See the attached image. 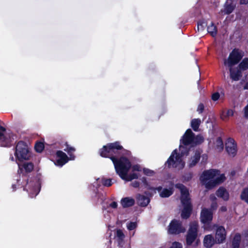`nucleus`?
I'll use <instances>...</instances> for the list:
<instances>
[{"mask_svg": "<svg viewBox=\"0 0 248 248\" xmlns=\"http://www.w3.org/2000/svg\"><path fill=\"white\" fill-rule=\"evenodd\" d=\"M15 155L16 159L20 162L29 160L31 152L28 144L22 140L18 141L15 148Z\"/></svg>", "mask_w": 248, "mask_h": 248, "instance_id": "obj_5", "label": "nucleus"}, {"mask_svg": "<svg viewBox=\"0 0 248 248\" xmlns=\"http://www.w3.org/2000/svg\"><path fill=\"white\" fill-rule=\"evenodd\" d=\"M13 134H4L0 137V145L3 147H9L14 140Z\"/></svg>", "mask_w": 248, "mask_h": 248, "instance_id": "obj_16", "label": "nucleus"}, {"mask_svg": "<svg viewBox=\"0 0 248 248\" xmlns=\"http://www.w3.org/2000/svg\"><path fill=\"white\" fill-rule=\"evenodd\" d=\"M185 231L186 229L182 222L176 219H172L168 227V233L170 234L178 235Z\"/></svg>", "mask_w": 248, "mask_h": 248, "instance_id": "obj_8", "label": "nucleus"}, {"mask_svg": "<svg viewBox=\"0 0 248 248\" xmlns=\"http://www.w3.org/2000/svg\"><path fill=\"white\" fill-rule=\"evenodd\" d=\"M220 174V170L216 169H210L204 170L200 176V180L205 183L207 180L213 179L215 176Z\"/></svg>", "mask_w": 248, "mask_h": 248, "instance_id": "obj_10", "label": "nucleus"}, {"mask_svg": "<svg viewBox=\"0 0 248 248\" xmlns=\"http://www.w3.org/2000/svg\"><path fill=\"white\" fill-rule=\"evenodd\" d=\"M235 5H234L232 2L229 4L226 3L224 5V10L222 11V12L225 15H229L233 12L235 9Z\"/></svg>", "mask_w": 248, "mask_h": 248, "instance_id": "obj_26", "label": "nucleus"}, {"mask_svg": "<svg viewBox=\"0 0 248 248\" xmlns=\"http://www.w3.org/2000/svg\"><path fill=\"white\" fill-rule=\"evenodd\" d=\"M154 189H153L152 190H157L158 191H160L162 189V187L161 186H158L156 188L154 187Z\"/></svg>", "mask_w": 248, "mask_h": 248, "instance_id": "obj_56", "label": "nucleus"}, {"mask_svg": "<svg viewBox=\"0 0 248 248\" xmlns=\"http://www.w3.org/2000/svg\"><path fill=\"white\" fill-rule=\"evenodd\" d=\"M101 182L102 184L105 186L109 187L112 185L111 179H107L105 178H102L101 179Z\"/></svg>", "mask_w": 248, "mask_h": 248, "instance_id": "obj_38", "label": "nucleus"}, {"mask_svg": "<svg viewBox=\"0 0 248 248\" xmlns=\"http://www.w3.org/2000/svg\"><path fill=\"white\" fill-rule=\"evenodd\" d=\"M193 177V173L191 172L185 173L183 176V178L186 181H189Z\"/></svg>", "mask_w": 248, "mask_h": 248, "instance_id": "obj_40", "label": "nucleus"}, {"mask_svg": "<svg viewBox=\"0 0 248 248\" xmlns=\"http://www.w3.org/2000/svg\"><path fill=\"white\" fill-rule=\"evenodd\" d=\"M233 115V111L232 109H229L227 112V116L228 117L232 116Z\"/></svg>", "mask_w": 248, "mask_h": 248, "instance_id": "obj_52", "label": "nucleus"}, {"mask_svg": "<svg viewBox=\"0 0 248 248\" xmlns=\"http://www.w3.org/2000/svg\"><path fill=\"white\" fill-rule=\"evenodd\" d=\"M248 3V0H240V4L246 5Z\"/></svg>", "mask_w": 248, "mask_h": 248, "instance_id": "obj_55", "label": "nucleus"}, {"mask_svg": "<svg viewBox=\"0 0 248 248\" xmlns=\"http://www.w3.org/2000/svg\"><path fill=\"white\" fill-rule=\"evenodd\" d=\"M219 93L218 92H216L212 94L211 98L213 101H216L219 98Z\"/></svg>", "mask_w": 248, "mask_h": 248, "instance_id": "obj_45", "label": "nucleus"}, {"mask_svg": "<svg viewBox=\"0 0 248 248\" xmlns=\"http://www.w3.org/2000/svg\"><path fill=\"white\" fill-rule=\"evenodd\" d=\"M173 194V191L171 189L164 188L160 193V196L162 198H168Z\"/></svg>", "mask_w": 248, "mask_h": 248, "instance_id": "obj_33", "label": "nucleus"}, {"mask_svg": "<svg viewBox=\"0 0 248 248\" xmlns=\"http://www.w3.org/2000/svg\"><path fill=\"white\" fill-rule=\"evenodd\" d=\"M217 142L218 144H219L220 145V146H221V147L223 148V141L222 140V139L220 137H218L217 140Z\"/></svg>", "mask_w": 248, "mask_h": 248, "instance_id": "obj_53", "label": "nucleus"}, {"mask_svg": "<svg viewBox=\"0 0 248 248\" xmlns=\"http://www.w3.org/2000/svg\"><path fill=\"white\" fill-rule=\"evenodd\" d=\"M226 150L228 155L232 157L236 155L237 153V144L232 138H228L226 143Z\"/></svg>", "mask_w": 248, "mask_h": 248, "instance_id": "obj_12", "label": "nucleus"}, {"mask_svg": "<svg viewBox=\"0 0 248 248\" xmlns=\"http://www.w3.org/2000/svg\"><path fill=\"white\" fill-rule=\"evenodd\" d=\"M23 168L27 173L31 172L34 169V165L32 162H26L23 164Z\"/></svg>", "mask_w": 248, "mask_h": 248, "instance_id": "obj_31", "label": "nucleus"}, {"mask_svg": "<svg viewBox=\"0 0 248 248\" xmlns=\"http://www.w3.org/2000/svg\"><path fill=\"white\" fill-rule=\"evenodd\" d=\"M137 224L136 222H130L127 225V227L128 230L132 231L136 228Z\"/></svg>", "mask_w": 248, "mask_h": 248, "instance_id": "obj_43", "label": "nucleus"}, {"mask_svg": "<svg viewBox=\"0 0 248 248\" xmlns=\"http://www.w3.org/2000/svg\"><path fill=\"white\" fill-rule=\"evenodd\" d=\"M138 178V176L137 174L135 173H130L129 175L127 173L126 174L125 176V178L122 179L123 180H124L126 181H131L133 179H137Z\"/></svg>", "mask_w": 248, "mask_h": 248, "instance_id": "obj_37", "label": "nucleus"}, {"mask_svg": "<svg viewBox=\"0 0 248 248\" xmlns=\"http://www.w3.org/2000/svg\"><path fill=\"white\" fill-rule=\"evenodd\" d=\"M202 151L200 150H197L195 151L194 154L189 159L188 162V167L189 168H192L195 167L197 163L199 162Z\"/></svg>", "mask_w": 248, "mask_h": 248, "instance_id": "obj_17", "label": "nucleus"}, {"mask_svg": "<svg viewBox=\"0 0 248 248\" xmlns=\"http://www.w3.org/2000/svg\"><path fill=\"white\" fill-rule=\"evenodd\" d=\"M243 56V51L235 48L230 52L228 58L224 60V65L227 67H233L240 62Z\"/></svg>", "mask_w": 248, "mask_h": 248, "instance_id": "obj_6", "label": "nucleus"}, {"mask_svg": "<svg viewBox=\"0 0 248 248\" xmlns=\"http://www.w3.org/2000/svg\"><path fill=\"white\" fill-rule=\"evenodd\" d=\"M135 201L131 197H125L122 199L121 203L124 208L131 207L135 204Z\"/></svg>", "mask_w": 248, "mask_h": 248, "instance_id": "obj_22", "label": "nucleus"}, {"mask_svg": "<svg viewBox=\"0 0 248 248\" xmlns=\"http://www.w3.org/2000/svg\"><path fill=\"white\" fill-rule=\"evenodd\" d=\"M240 198L248 204V186L243 189L240 195Z\"/></svg>", "mask_w": 248, "mask_h": 248, "instance_id": "obj_32", "label": "nucleus"}, {"mask_svg": "<svg viewBox=\"0 0 248 248\" xmlns=\"http://www.w3.org/2000/svg\"><path fill=\"white\" fill-rule=\"evenodd\" d=\"M56 155L57 159L55 164L57 166L62 167L70 160L66 154L62 151H57Z\"/></svg>", "mask_w": 248, "mask_h": 248, "instance_id": "obj_15", "label": "nucleus"}, {"mask_svg": "<svg viewBox=\"0 0 248 248\" xmlns=\"http://www.w3.org/2000/svg\"><path fill=\"white\" fill-rule=\"evenodd\" d=\"M117 206H118V204H117V202H112L110 204H109V206L110 207H111L112 208H113V209H116L117 208Z\"/></svg>", "mask_w": 248, "mask_h": 248, "instance_id": "obj_50", "label": "nucleus"}, {"mask_svg": "<svg viewBox=\"0 0 248 248\" xmlns=\"http://www.w3.org/2000/svg\"><path fill=\"white\" fill-rule=\"evenodd\" d=\"M207 26V23L204 20H200L197 24V31H203Z\"/></svg>", "mask_w": 248, "mask_h": 248, "instance_id": "obj_35", "label": "nucleus"}, {"mask_svg": "<svg viewBox=\"0 0 248 248\" xmlns=\"http://www.w3.org/2000/svg\"><path fill=\"white\" fill-rule=\"evenodd\" d=\"M201 121L200 119H193L191 122V126L195 131H198Z\"/></svg>", "mask_w": 248, "mask_h": 248, "instance_id": "obj_29", "label": "nucleus"}, {"mask_svg": "<svg viewBox=\"0 0 248 248\" xmlns=\"http://www.w3.org/2000/svg\"><path fill=\"white\" fill-rule=\"evenodd\" d=\"M137 200L138 205L141 207L147 206L150 202L149 198L140 194L137 195Z\"/></svg>", "mask_w": 248, "mask_h": 248, "instance_id": "obj_20", "label": "nucleus"}, {"mask_svg": "<svg viewBox=\"0 0 248 248\" xmlns=\"http://www.w3.org/2000/svg\"><path fill=\"white\" fill-rule=\"evenodd\" d=\"M17 181V183L19 181V180L18 179H16Z\"/></svg>", "mask_w": 248, "mask_h": 248, "instance_id": "obj_63", "label": "nucleus"}, {"mask_svg": "<svg viewBox=\"0 0 248 248\" xmlns=\"http://www.w3.org/2000/svg\"><path fill=\"white\" fill-rule=\"evenodd\" d=\"M143 172L145 175L149 176H153L155 174L154 171L148 168H143Z\"/></svg>", "mask_w": 248, "mask_h": 248, "instance_id": "obj_42", "label": "nucleus"}, {"mask_svg": "<svg viewBox=\"0 0 248 248\" xmlns=\"http://www.w3.org/2000/svg\"><path fill=\"white\" fill-rule=\"evenodd\" d=\"M226 232L224 227L222 226H218L216 232L215 240L216 243L221 244L224 242L226 239Z\"/></svg>", "mask_w": 248, "mask_h": 248, "instance_id": "obj_13", "label": "nucleus"}, {"mask_svg": "<svg viewBox=\"0 0 248 248\" xmlns=\"http://www.w3.org/2000/svg\"><path fill=\"white\" fill-rule=\"evenodd\" d=\"M216 194L217 197L221 198L224 201H228L229 200V193L227 189L223 186H220L218 188L216 192Z\"/></svg>", "mask_w": 248, "mask_h": 248, "instance_id": "obj_19", "label": "nucleus"}, {"mask_svg": "<svg viewBox=\"0 0 248 248\" xmlns=\"http://www.w3.org/2000/svg\"><path fill=\"white\" fill-rule=\"evenodd\" d=\"M145 194H147V192H145Z\"/></svg>", "mask_w": 248, "mask_h": 248, "instance_id": "obj_64", "label": "nucleus"}, {"mask_svg": "<svg viewBox=\"0 0 248 248\" xmlns=\"http://www.w3.org/2000/svg\"><path fill=\"white\" fill-rule=\"evenodd\" d=\"M116 236L117 237V242L119 246H122L124 243L125 235L123 231L120 229H118L116 231Z\"/></svg>", "mask_w": 248, "mask_h": 248, "instance_id": "obj_24", "label": "nucleus"}, {"mask_svg": "<svg viewBox=\"0 0 248 248\" xmlns=\"http://www.w3.org/2000/svg\"><path fill=\"white\" fill-rule=\"evenodd\" d=\"M204 141L203 138L200 135H198L195 136L194 134L193 141L192 142V145H198L202 144Z\"/></svg>", "mask_w": 248, "mask_h": 248, "instance_id": "obj_30", "label": "nucleus"}, {"mask_svg": "<svg viewBox=\"0 0 248 248\" xmlns=\"http://www.w3.org/2000/svg\"><path fill=\"white\" fill-rule=\"evenodd\" d=\"M131 186L135 188H137L140 186V182L137 181H135L131 184Z\"/></svg>", "mask_w": 248, "mask_h": 248, "instance_id": "obj_48", "label": "nucleus"}, {"mask_svg": "<svg viewBox=\"0 0 248 248\" xmlns=\"http://www.w3.org/2000/svg\"><path fill=\"white\" fill-rule=\"evenodd\" d=\"M245 89H248V82H247V83H246V85H245Z\"/></svg>", "mask_w": 248, "mask_h": 248, "instance_id": "obj_60", "label": "nucleus"}, {"mask_svg": "<svg viewBox=\"0 0 248 248\" xmlns=\"http://www.w3.org/2000/svg\"><path fill=\"white\" fill-rule=\"evenodd\" d=\"M141 181L143 183L144 186L145 187H147L148 189L153 190V189H155L154 187H152L149 185V183L147 181V179L145 177H142L141 179Z\"/></svg>", "mask_w": 248, "mask_h": 248, "instance_id": "obj_41", "label": "nucleus"}, {"mask_svg": "<svg viewBox=\"0 0 248 248\" xmlns=\"http://www.w3.org/2000/svg\"><path fill=\"white\" fill-rule=\"evenodd\" d=\"M44 148L45 146L44 143L41 141H37L34 145L35 150L37 153H41L44 149Z\"/></svg>", "mask_w": 248, "mask_h": 248, "instance_id": "obj_34", "label": "nucleus"}, {"mask_svg": "<svg viewBox=\"0 0 248 248\" xmlns=\"http://www.w3.org/2000/svg\"><path fill=\"white\" fill-rule=\"evenodd\" d=\"M205 184V187L208 189H211L215 186H217L215 180H210L207 182L204 183Z\"/></svg>", "mask_w": 248, "mask_h": 248, "instance_id": "obj_36", "label": "nucleus"}, {"mask_svg": "<svg viewBox=\"0 0 248 248\" xmlns=\"http://www.w3.org/2000/svg\"><path fill=\"white\" fill-rule=\"evenodd\" d=\"M25 181L26 183L25 186H23V190L26 191L31 197L33 195H37L39 191H38L36 183L32 181H29L28 179H26Z\"/></svg>", "mask_w": 248, "mask_h": 248, "instance_id": "obj_9", "label": "nucleus"}, {"mask_svg": "<svg viewBox=\"0 0 248 248\" xmlns=\"http://www.w3.org/2000/svg\"><path fill=\"white\" fill-rule=\"evenodd\" d=\"M238 68L242 71H245L248 69V58H244L239 63Z\"/></svg>", "mask_w": 248, "mask_h": 248, "instance_id": "obj_28", "label": "nucleus"}, {"mask_svg": "<svg viewBox=\"0 0 248 248\" xmlns=\"http://www.w3.org/2000/svg\"><path fill=\"white\" fill-rule=\"evenodd\" d=\"M215 243H216V240L212 234H208L204 236L203 245L205 247L211 248Z\"/></svg>", "mask_w": 248, "mask_h": 248, "instance_id": "obj_21", "label": "nucleus"}, {"mask_svg": "<svg viewBox=\"0 0 248 248\" xmlns=\"http://www.w3.org/2000/svg\"><path fill=\"white\" fill-rule=\"evenodd\" d=\"M198 241H199V240H197V241H196V243L197 244H198Z\"/></svg>", "mask_w": 248, "mask_h": 248, "instance_id": "obj_62", "label": "nucleus"}, {"mask_svg": "<svg viewBox=\"0 0 248 248\" xmlns=\"http://www.w3.org/2000/svg\"><path fill=\"white\" fill-rule=\"evenodd\" d=\"M220 210L222 212H225L227 211V208L226 206H221L220 208Z\"/></svg>", "mask_w": 248, "mask_h": 248, "instance_id": "obj_58", "label": "nucleus"}, {"mask_svg": "<svg viewBox=\"0 0 248 248\" xmlns=\"http://www.w3.org/2000/svg\"><path fill=\"white\" fill-rule=\"evenodd\" d=\"M112 162L116 173L122 179L125 178L126 174L131 167L129 160L126 157L120 156L119 158L117 157Z\"/></svg>", "mask_w": 248, "mask_h": 248, "instance_id": "obj_4", "label": "nucleus"}, {"mask_svg": "<svg viewBox=\"0 0 248 248\" xmlns=\"http://www.w3.org/2000/svg\"><path fill=\"white\" fill-rule=\"evenodd\" d=\"M12 187L13 189V191H15L16 190V185L13 184L12 186Z\"/></svg>", "mask_w": 248, "mask_h": 248, "instance_id": "obj_59", "label": "nucleus"}, {"mask_svg": "<svg viewBox=\"0 0 248 248\" xmlns=\"http://www.w3.org/2000/svg\"><path fill=\"white\" fill-rule=\"evenodd\" d=\"M213 211L211 209L206 208H203L201 213L200 219L201 222L204 224H209L213 219Z\"/></svg>", "mask_w": 248, "mask_h": 248, "instance_id": "obj_11", "label": "nucleus"}, {"mask_svg": "<svg viewBox=\"0 0 248 248\" xmlns=\"http://www.w3.org/2000/svg\"><path fill=\"white\" fill-rule=\"evenodd\" d=\"M194 133L191 129H188L185 132L180 140L181 143L185 146L192 145L193 141Z\"/></svg>", "mask_w": 248, "mask_h": 248, "instance_id": "obj_14", "label": "nucleus"}, {"mask_svg": "<svg viewBox=\"0 0 248 248\" xmlns=\"http://www.w3.org/2000/svg\"><path fill=\"white\" fill-rule=\"evenodd\" d=\"M10 159H11L12 161H14L15 160V158H14V156H12V155H11V156L10 157Z\"/></svg>", "mask_w": 248, "mask_h": 248, "instance_id": "obj_61", "label": "nucleus"}, {"mask_svg": "<svg viewBox=\"0 0 248 248\" xmlns=\"http://www.w3.org/2000/svg\"><path fill=\"white\" fill-rule=\"evenodd\" d=\"M132 170L133 171H141V168L139 165H135L132 167Z\"/></svg>", "mask_w": 248, "mask_h": 248, "instance_id": "obj_47", "label": "nucleus"}, {"mask_svg": "<svg viewBox=\"0 0 248 248\" xmlns=\"http://www.w3.org/2000/svg\"><path fill=\"white\" fill-rule=\"evenodd\" d=\"M64 145L65 148L64 149V151L67 153L70 160H74L75 155H74V153L75 152L76 149L69 145L67 142L65 143Z\"/></svg>", "mask_w": 248, "mask_h": 248, "instance_id": "obj_23", "label": "nucleus"}, {"mask_svg": "<svg viewBox=\"0 0 248 248\" xmlns=\"http://www.w3.org/2000/svg\"><path fill=\"white\" fill-rule=\"evenodd\" d=\"M5 128L0 125V137L4 135L3 132H5Z\"/></svg>", "mask_w": 248, "mask_h": 248, "instance_id": "obj_51", "label": "nucleus"}, {"mask_svg": "<svg viewBox=\"0 0 248 248\" xmlns=\"http://www.w3.org/2000/svg\"><path fill=\"white\" fill-rule=\"evenodd\" d=\"M204 106L203 104L202 103H200L198 105V108H197V111H198L199 113L201 114L202 113L204 110Z\"/></svg>", "mask_w": 248, "mask_h": 248, "instance_id": "obj_46", "label": "nucleus"}, {"mask_svg": "<svg viewBox=\"0 0 248 248\" xmlns=\"http://www.w3.org/2000/svg\"><path fill=\"white\" fill-rule=\"evenodd\" d=\"M241 242V235L239 233L235 234L232 241V248H239Z\"/></svg>", "mask_w": 248, "mask_h": 248, "instance_id": "obj_25", "label": "nucleus"}, {"mask_svg": "<svg viewBox=\"0 0 248 248\" xmlns=\"http://www.w3.org/2000/svg\"><path fill=\"white\" fill-rule=\"evenodd\" d=\"M180 154L178 153L177 149L172 151L170 156L165 163L168 168H170L171 166L173 168H177L179 165H181V168L185 166V162L183 161L182 157L184 155H187L189 153V149L185 146L180 145L179 146Z\"/></svg>", "mask_w": 248, "mask_h": 248, "instance_id": "obj_3", "label": "nucleus"}, {"mask_svg": "<svg viewBox=\"0 0 248 248\" xmlns=\"http://www.w3.org/2000/svg\"><path fill=\"white\" fill-rule=\"evenodd\" d=\"M175 187L180 190V201L183 206L181 213V217L183 219L188 218L193 210V206L188 189L183 184L177 183Z\"/></svg>", "mask_w": 248, "mask_h": 248, "instance_id": "obj_1", "label": "nucleus"}, {"mask_svg": "<svg viewBox=\"0 0 248 248\" xmlns=\"http://www.w3.org/2000/svg\"><path fill=\"white\" fill-rule=\"evenodd\" d=\"M214 180L216 183H217V185H218L222 183L226 180V177L224 174H222L220 175L219 176L217 177Z\"/></svg>", "mask_w": 248, "mask_h": 248, "instance_id": "obj_39", "label": "nucleus"}, {"mask_svg": "<svg viewBox=\"0 0 248 248\" xmlns=\"http://www.w3.org/2000/svg\"><path fill=\"white\" fill-rule=\"evenodd\" d=\"M210 199L213 202H216L217 198L214 194L210 195Z\"/></svg>", "mask_w": 248, "mask_h": 248, "instance_id": "obj_54", "label": "nucleus"}, {"mask_svg": "<svg viewBox=\"0 0 248 248\" xmlns=\"http://www.w3.org/2000/svg\"><path fill=\"white\" fill-rule=\"evenodd\" d=\"M207 31L212 37L216 36L217 32V27L213 22L207 27Z\"/></svg>", "mask_w": 248, "mask_h": 248, "instance_id": "obj_27", "label": "nucleus"}, {"mask_svg": "<svg viewBox=\"0 0 248 248\" xmlns=\"http://www.w3.org/2000/svg\"><path fill=\"white\" fill-rule=\"evenodd\" d=\"M199 224L197 221H193L190 223L189 227L186 236V244L187 246H191L196 240L198 237Z\"/></svg>", "mask_w": 248, "mask_h": 248, "instance_id": "obj_7", "label": "nucleus"}, {"mask_svg": "<svg viewBox=\"0 0 248 248\" xmlns=\"http://www.w3.org/2000/svg\"><path fill=\"white\" fill-rule=\"evenodd\" d=\"M181 243L178 242H174L172 244L170 248H182Z\"/></svg>", "mask_w": 248, "mask_h": 248, "instance_id": "obj_44", "label": "nucleus"}, {"mask_svg": "<svg viewBox=\"0 0 248 248\" xmlns=\"http://www.w3.org/2000/svg\"><path fill=\"white\" fill-rule=\"evenodd\" d=\"M124 149L119 141L107 143L99 150V155L105 158H109L113 161L117 157L121 155Z\"/></svg>", "mask_w": 248, "mask_h": 248, "instance_id": "obj_2", "label": "nucleus"}, {"mask_svg": "<svg viewBox=\"0 0 248 248\" xmlns=\"http://www.w3.org/2000/svg\"><path fill=\"white\" fill-rule=\"evenodd\" d=\"M245 115L247 116V114L248 113V105L245 107Z\"/></svg>", "mask_w": 248, "mask_h": 248, "instance_id": "obj_57", "label": "nucleus"}, {"mask_svg": "<svg viewBox=\"0 0 248 248\" xmlns=\"http://www.w3.org/2000/svg\"><path fill=\"white\" fill-rule=\"evenodd\" d=\"M217 204L216 202H212L211 205V209L212 210H216L217 208Z\"/></svg>", "mask_w": 248, "mask_h": 248, "instance_id": "obj_49", "label": "nucleus"}, {"mask_svg": "<svg viewBox=\"0 0 248 248\" xmlns=\"http://www.w3.org/2000/svg\"><path fill=\"white\" fill-rule=\"evenodd\" d=\"M229 68L230 78L233 81H238L242 77V70L237 67H228Z\"/></svg>", "mask_w": 248, "mask_h": 248, "instance_id": "obj_18", "label": "nucleus"}]
</instances>
